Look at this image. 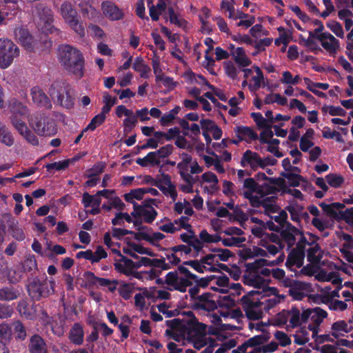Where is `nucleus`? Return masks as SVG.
Masks as SVG:
<instances>
[{
	"instance_id": "nucleus-52",
	"label": "nucleus",
	"mask_w": 353,
	"mask_h": 353,
	"mask_svg": "<svg viewBox=\"0 0 353 353\" xmlns=\"http://www.w3.org/2000/svg\"><path fill=\"white\" fill-rule=\"evenodd\" d=\"M149 296L152 297V301L167 300L170 298V294L165 290H158L156 288H149Z\"/></svg>"
},
{
	"instance_id": "nucleus-64",
	"label": "nucleus",
	"mask_w": 353,
	"mask_h": 353,
	"mask_svg": "<svg viewBox=\"0 0 353 353\" xmlns=\"http://www.w3.org/2000/svg\"><path fill=\"white\" fill-rule=\"evenodd\" d=\"M327 27L338 37L343 38L344 32L341 24L336 21H330L326 23Z\"/></svg>"
},
{
	"instance_id": "nucleus-63",
	"label": "nucleus",
	"mask_w": 353,
	"mask_h": 353,
	"mask_svg": "<svg viewBox=\"0 0 353 353\" xmlns=\"http://www.w3.org/2000/svg\"><path fill=\"white\" fill-rule=\"evenodd\" d=\"M199 239L202 243H216L220 241L219 234H210L207 230H203L199 234Z\"/></svg>"
},
{
	"instance_id": "nucleus-19",
	"label": "nucleus",
	"mask_w": 353,
	"mask_h": 353,
	"mask_svg": "<svg viewBox=\"0 0 353 353\" xmlns=\"http://www.w3.org/2000/svg\"><path fill=\"white\" fill-rule=\"evenodd\" d=\"M269 336L265 333L254 336L249 339L237 349L233 350L232 353H262L261 345L266 342Z\"/></svg>"
},
{
	"instance_id": "nucleus-21",
	"label": "nucleus",
	"mask_w": 353,
	"mask_h": 353,
	"mask_svg": "<svg viewBox=\"0 0 353 353\" xmlns=\"http://www.w3.org/2000/svg\"><path fill=\"white\" fill-rule=\"evenodd\" d=\"M311 37H315L321 41L322 47L331 53L335 54L339 48V41L328 32L316 34L313 32H309Z\"/></svg>"
},
{
	"instance_id": "nucleus-4",
	"label": "nucleus",
	"mask_w": 353,
	"mask_h": 353,
	"mask_svg": "<svg viewBox=\"0 0 353 353\" xmlns=\"http://www.w3.org/2000/svg\"><path fill=\"white\" fill-rule=\"evenodd\" d=\"M166 332L177 342L184 343L185 340L190 341L198 350L207 345L201 353H213L214 347L217 345L206 335V325L195 319H191L187 326L172 322L171 329L167 330Z\"/></svg>"
},
{
	"instance_id": "nucleus-16",
	"label": "nucleus",
	"mask_w": 353,
	"mask_h": 353,
	"mask_svg": "<svg viewBox=\"0 0 353 353\" xmlns=\"http://www.w3.org/2000/svg\"><path fill=\"white\" fill-rule=\"evenodd\" d=\"M12 112L13 113L11 117L12 123L15 129L23 135L28 129L25 122L28 114V109L21 102L15 101L12 104Z\"/></svg>"
},
{
	"instance_id": "nucleus-47",
	"label": "nucleus",
	"mask_w": 353,
	"mask_h": 353,
	"mask_svg": "<svg viewBox=\"0 0 353 353\" xmlns=\"http://www.w3.org/2000/svg\"><path fill=\"white\" fill-rule=\"evenodd\" d=\"M19 295V291L12 287H5L0 289V300L3 301H10L17 299Z\"/></svg>"
},
{
	"instance_id": "nucleus-48",
	"label": "nucleus",
	"mask_w": 353,
	"mask_h": 353,
	"mask_svg": "<svg viewBox=\"0 0 353 353\" xmlns=\"http://www.w3.org/2000/svg\"><path fill=\"white\" fill-rule=\"evenodd\" d=\"M136 163L141 167L158 166L161 164V160L155 157L153 152H150L143 158H138Z\"/></svg>"
},
{
	"instance_id": "nucleus-5",
	"label": "nucleus",
	"mask_w": 353,
	"mask_h": 353,
	"mask_svg": "<svg viewBox=\"0 0 353 353\" xmlns=\"http://www.w3.org/2000/svg\"><path fill=\"white\" fill-rule=\"evenodd\" d=\"M267 228V223L252 228V234L261 239L259 245L262 248L253 246L243 249L241 254L243 259H252L257 256L269 258L283 248L284 245L278 235L272 234L269 236L265 234V230Z\"/></svg>"
},
{
	"instance_id": "nucleus-8",
	"label": "nucleus",
	"mask_w": 353,
	"mask_h": 353,
	"mask_svg": "<svg viewBox=\"0 0 353 353\" xmlns=\"http://www.w3.org/2000/svg\"><path fill=\"white\" fill-rule=\"evenodd\" d=\"M101 196L106 199L102 205V208L109 211L112 208L121 209L123 205L121 200L114 195V192L109 190L99 191L94 195H90L88 193H84L83 195L82 203L87 212L91 214H97L100 212V205L101 203Z\"/></svg>"
},
{
	"instance_id": "nucleus-59",
	"label": "nucleus",
	"mask_w": 353,
	"mask_h": 353,
	"mask_svg": "<svg viewBox=\"0 0 353 353\" xmlns=\"http://www.w3.org/2000/svg\"><path fill=\"white\" fill-rule=\"evenodd\" d=\"M145 194L144 188H137L132 190L129 193L124 195L125 199L128 202L134 203V199L141 200Z\"/></svg>"
},
{
	"instance_id": "nucleus-43",
	"label": "nucleus",
	"mask_w": 353,
	"mask_h": 353,
	"mask_svg": "<svg viewBox=\"0 0 353 353\" xmlns=\"http://www.w3.org/2000/svg\"><path fill=\"white\" fill-rule=\"evenodd\" d=\"M65 23L73 30L80 38H83L85 36V29L83 21L81 19V16L69 20Z\"/></svg>"
},
{
	"instance_id": "nucleus-56",
	"label": "nucleus",
	"mask_w": 353,
	"mask_h": 353,
	"mask_svg": "<svg viewBox=\"0 0 353 353\" xmlns=\"http://www.w3.org/2000/svg\"><path fill=\"white\" fill-rule=\"evenodd\" d=\"M105 119L106 116L102 113L98 114L91 119L88 126L83 129V131H87L88 130L92 131L94 130L98 126H100L105 122Z\"/></svg>"
},
{
	"instance_id": "nucleus-14",
	"label": "nucleus",
	"mask_w": 353,
	"mask_h": 353,
	"mask_svg": "<svg viewBox=\"0 0 353 353\" xmlns=\"http://www.w3.org/2000/svg\"><path fill=\"white\" fill-rule=\"evenodd\" d=\"M327 316V312L320 307L307 309L301 312L300 325L310 319L308 327L312 330V334H317L320 332L321 324Z\"/></svg>"
},
{
	"instance_id": "nucleus-55",
	"label": "nucleus",
	"mask_w": 353,
	"mask_h": 353,
	"mask_svg": "<svg viewBox=\"0 0 353 353\" xmlns=\"http://www.w3.org/2000/svg\"><path fill=\"white\" fill-rule=\"evenodd\" d=\"M169 15L170 22L179 28H183L187 25V21L181 18H179V15L175 13L174 10L172 7H169L168 9Z\"/></svg>"
},
{
	"instance_id": "nucleus-39",
	"label": "nucleus",
	"mask_w": 353,
	"mask_h": 353,
	"mask_svg": "<svg viewBox=\"0 0 353 353\" xmlns=\"http://www.w3.org/2000/svg\"><path fill=\"white\" fill-rule=\"evenodd\" d=\"M68 339L74 345H80L84 339L83 327L79 323H74L68 333Z\"/></svg>"
},
{
	"instance_id": "nucleus-15",
	"label": "nucleus",
	"mask_w": 353,
	"mask_h": 353,
	"mask_svg": "<svg viewBox=\"0 0 353 353\" xmlns=\"http://www.w3.org/2000/svg\"><path fill=\"white\" fill-rule=\"evenodd\" d=\"M55 281L53 279L48 280H34L28 285L29 294L32 299H39L41 297H46L54 291Z\"/></svg>"
},
{
	"instance_id": "nucleus-22",
	"label": "nucleus",
	"mask_w": 353,
	"mask_h": 353,
	"mask_svg": "<svg viewBox=\"0 0 353 353\" xmlns=\"http://www.w3.org/2000/svg\"><path fill=\"white\" fill-rule=\"evenodd\" d=\"M101 10L103 15L112 21L121 20L125 15L123 10L110 0L101 3Z\"/></svg>"
},
{
	"instance_id": "nucleus-45",
	"label": "nucleus",
	"mask_w": 353,
	"mask_h": 353,
	"mask_svg": "<svg viewBox=\"0 0 353 353\" xmlns=\"http://www.w3.org/2000/svg\"><path fill=\"white\" fill-rule=\"evenodd\" d=\"M316 278L320 281L331 282L333 285H338L342 282V279L336 272H328L322 270L317 273Z\"/></svg>"
},
{
	"instance_id": "nucleus-26",
	"label": "nucleus",
	"mask_w": 353,
	"mask_h": 353,
	"mask_svg": "<svg viewBox=\"0 0 353 353\" xmlns=\"http://www.w3.org/2000/svg\"><path fill=\"white\" fill-rule=\"evenodd\" d=\"M193 306L195 309L210 312L216 308V303L212 294L204 293L194 298Z\"/></svg>"
},
{
	"instance_id": "nucleus-44",
	"label": "nucleus",
	"mask_w": 353,
	"mask_h": 353,
	"mask_svg": "<svg viewBox=\"0 0 353 353\" xmlns=\"http://www.w3.org/2000/svg\"><path fill=\"white\" fill-rule=\"evenodd\" d=\"M65 23L73 30L80 38H83L85 36V29L83 21L81 19V16L69 20Z\"/></svg>"
},
{
	"instance_id": "nucleus-25",
	"label": "nucleus",
	"mask_w": 353,
	"mask_h": 353,
	"mask_svg": "<svg viewBox=\"0 0 353 353\" xmlns=\"http://www.w3.org/2000/svg\"><path fill=\"white\" fill-rule=\"evenodd\" d=\"M19 10L18 0H0V24L12 18Z\"/></svg>"
},
{
	"instance_id": "nucleus-30",
	"label": "nucleus",
	"mask_w": 353,
	"mask_h": 353,
	"mask_svg": "<svg viewBox=\"0 0 353 353\" xmlns=\"http://www.w3.org/2000/svg\"><path fill=\"white\" fill-rule=\"evenodd\" d=\"M31 96L34 103L38 107L46 110L52 108V103L45 92L38 86H34L31 89Z\"/></svg>"
},
{
	"instance_id": "nucleus-2",
	"label": "nucleus",
	"mask_w": 353,
	"mask_h": 353,
	"mask_svg": "<svg viewBox=\"0 0 353 353\" xmlns=\"http://www.w3.org/2000/svg\"><path fill=\"white\" fill-rule=\"evenodd\" d=\"M244 186L246 190L243 194L250 200L251 205L254 207H263L264 212L278 223L275 225L272 221H267L268 228L272 231H279L288 218L287 212L285 210H279L276 205L275 194L279 189L274 186L272 181H270L269 183L264 182L259 185L253 178H246Z\"/></svg>"
},
{
	"instance_id": "nucleus-12",
	"label": "nucleus",
	"mask_w": 353,
	"mask_h": 353,
	"mask_svg": "<svg viewBox=\"0 0 353 353\" xmlns=\"http://www.w3.org/2000/svg\"><path fill=\"white\" fill-rule=\"evenodd\" d=\"M36 10L40 21L43 23V31L46 34H54L57 37H61V30L53 25L54 18L51 8L43 3H39L36 6Z\"/></svg>"
},
{
	"instance_id": "nucleus-40",
	"label": "nucleus",
	"mask_w": 353,
	"mask_h": 353,
	"mask_svg": "<svg viewBox=\"0 0 353 353\" xmlns=\"http://www.w3.org/2000/svg\"><path fill=\"white\" fill-rule=\"evenodd\" d=\"M211 281L212 284H216V285L211 286V289L215 291H219L222 294H227L229 292L230 279L227 276H213L211 278Z\"/></svg>"
},
{
	"instance_id": "nucleus-57",
	"label": "nucleus",
	"mask_w": 353,
	"mask_h": 353,
	"mask_svg": "<svg viewBox=\"0 0 353 353\" xmlns=\"http://www.w3.org/2000/svg\"><path fill=\"white\" fill-rule=\"evenodd\" d=\"M253 68L254 69L256 75L252 77V81L254 82V85H249V88L250 90H257L261 85V82L264 79L263 74L260 69V68L257 65H254Z\"/></svg>"
},
{
	"instance_id": "nucleus-6",
	"label": "nucleus",
	"mask_w": 353,
	"mask_h": 353,
	"mask_svg": "<svg viewBox=\"0 0 353 353\" xmlns=\"http://www.w3.org/2000/svg\"><path fill=\"white\" fill-rule=\"evenodd\" d=\"M307 236L308 238L303 237L301 241H298L296 247L290 252L286 262L290 268L302 266L305 251L307 259L312 265L319 264L323 258L324 251L316 243V238L311 234H307Z\"/></svg>"
},
{
	"instance_id": "nucleus-27",
	"label": "nucleus",
	"mask_w": 353,
	"mask_h": 353,
	"mask_svg": "<svg viewBox=\"0 0 353 353\" xmlns=\"http://www.w3.org/2000/svg\"><path fill=\"white\" fill-rule=\"evenodd\" d=\"M15 39L28 50L32 51L35 47V42L28 30L23 27L16 28L14 30Z\"/></svg>"
},
{
	"instance_id": "nucleus-54",
	"label": "nucleus",
	"mask_w": 353,
	"mask_h": 353,
	"mask_svg": "<svg viewBox=\"0 0 353 353\" xmlns=\"http://www.w3.org/2000/svg\"><path fill=\"white\" fill-rule=\"evenodd\" d=\"M103 102L104 105L101 108V113L106 116L111 110L112 107L117 103V99L116 97H112L111 95L106 93L103 97Z\"/></svg>"
},
{
	"instance_id": "nucleus-32",
	"label": "nucleus",
	"mask_w": 353,
	"mask_h": 353,
	"mask_svg": "<svg viewBox=\"0 0 353 353\" xmlns=\"http://www.w3.org/2000/svg\"><path fill=\"white\" fill-rule=\"evenodd\" d=\"M281 237L283 241L287 243L288 248H292L296 243V235L297 236H299L300 239L299 241H301L303 237H307V234L305 236H303L302 234L301 231L296 228L294 226H292L291 225H289L288 227V230H283L281 232Z\"/></svg>"
},
{
	"instance_id": "nucleus-10",
	"label": "nucleus",
	"mask_w": 353,
	"mask_h": 353,
	"mask_svg": "<svg viewBox=\"0 0 353 353\" xmlns=\"http://www.w3.org/2000/svg\"><path fill=\"white\" fill-rule=\"evenodd\" d=\"M196 276L190 272L185 266L180 265L178 272H170L165 276V283L172 289L184 292L192 285V280Z\"/></svg>"
},
{
	"instance_id": "nucleus-23",
	"label": "nucleus",
	"mask_w": 353,
	"mask_h": 353,
	"mask_svg": "<svg viewBox=\"0 0 353 353\" xmlns=\"http://www.w3.org/2000/svg\"><path fill=\"white\" fill-rule=\"evenodd\" d=\"M344 301L336 300L331 303V310L339 312L353 310V290H344L341 292Z\"/></svg>"
},
{
	"instance_id": "nucleus-42",
	"label": "nucleus",
	"mask_w": 353,
	"mask_h": 353,
	"mask_svg": "<svg viewBox=\"0 0 353 353\" xmlns=\"http://www.w3.org/2000/svg\"><path fill=\"white\" fill-rule=\"evenodd\" d=\"M234 132L239 141H243L244 137H248L252 141H255L259 138L256 132L252 128L248 126H237L234 129Z\"/></svg>"
},
{
	"instance_id": "nucleus-58",
	"label": "nucleus",
	"mask_w": 353,
	"mask_h": 353,
	"mask_svg": "<svg viewBox=\"0 0 353 353\" xmlns=\"http://www.w3.org/2000/svg\"><path fill=\"white\" fill-rule=\"evenodd\" d=\"M47 171L52 173L54 171L65 170L68 168V161H59L48 163L46 165Z\"/></svg>"
},
{
	"instance_id": "nucleus-7",
	"label": "nucleus",
	"mask_w": 353,
	"mask_h": 353,
	"mask_svg": "<svg viewBox=\"0 0 353 353\" xmlns=\"http://www.w3.org/2000/svg\"><path fill=\"white\" fill-rule=\"evenodd\" d=\"M58 58L63 68L81 79L84 74L85 59L82 52L71 45L63 44L59 46Z\"/></svg>"
},
{
	"instance_id": "nucleus-11",
	"label": "nucleus",
	"mask_w": 353,
	"mask_h": 353,
	"mask_svg": "<svg viewBox=\"0 0 353 353\" xmlns=\"http://www.w3.org/2000/svg\"><path fill=\"white\" fill-rule=\"evenodd\" d=\"M50 96L57 105L70 110L74 106V97L70 85L67 83L53 84L50 88Z\"/></svg>"
},
{
	"instance_id": "nucleus-50",
	"label": "nucleus",
	"mask_w": 353,
	"mask_h": 353,
	"mask_svg": "<svg viewBox=\"0 0 353 353\" xmlns=\"http://www.w3.org/2000/svg\"><path fill=\"white\" fill-rule=\"evenodd\" d=\"M336 288L332 290L330 294H328L325 296H322L321 298V301L323 303H325L328 305L329 308L331 310V303L333 301H336V299L334 298H340L341 296L339 294V290L342 289L341 283L336 285Z\"/></svg>"
},
{
	"instance_id": "nucleus-62",
	"label": "nucleus",
	"mask_w": 353,
	"mask_h": 353,
	"mask_svg": "<svg viewBox=\"0 0 353 353\" xmlns=\"http://www.w3.org/2000/svg\"><path fill=\"white\" fill-rule=\"evenodd\" d=\"M272 125L271 124H268L267 127L262 128L263 130L260 133V136L258 138L261 143L265 144L269 142V140L273 137L274 132L272 130Z\"/></svg>"
},
{
	"instance_id": "nucleus-20",
	"label": "nucleus",
	"mask_w": 353,
	"mask_h": 353,
	"mask_svg": "<svg viewBox=\"0 0 353 353\" xmlns=\"http://www.w3.org/2000/svg\"><path fill=\"white\" fill-rule=\"evenodd\" d=\"M286 210L290 214L291 219L297 223L300 227L303 225V221L307 223L310 219L309 214L304 211V205L298 201L292 199L289 201Z\"/></svg>"
},
{
	"instance_id": "nucleus-34",
	"label": "nucleus",
	"mask_w": 353,
	"mask_h": 353,
	"mask_svg": "<svg viewBox=\"0 0 353 353\" xmlns=\"http://www.w3.org/2000/svg\"><path fill=\"white\" fill-rule=\"evenodd\" d=\"M352 330V321L339 320L334 322L331 327V334L335 338L344 336Z\"/></svg>"
},
{
	"instance_id": "nucleus-49",
	"label": "nucleus",
	"mask_w": 353,
	"mask_h": 353,
	"mask_svg": "<svg viewBox=\"0 0 353 353\" xmlns=\"http://www.w3.org/2000/svg\"><path fill=\"white\" fill-rule=\"evenodd\" d=\"M174 211L179 214L184 213L187 216H192L194 213L191 203L185 199L175 203Z\"/></svg>"
},
{
	"instance_id": "nucleus-38",
	"label": "nucleus",
	"mask_w": 353,
	"mask_h": 353,
	"mask_svg": "<svg viewBox=\"0 0 353 353\" xmlns=\"http://www.w3.org/2000/svg\"><path fill=\"white\" fill-rule=\"evenodd\" d=\"M316 334H312V330L307 327L299 328L293 335L294 343L298 345H304L309 342L310 338H314Z\"/></svg>"
},
{
	"instance_id": "nucleus-13",
	"label": "nucleus",
	"mask_w": 353,
	"mask_h": 353,
	"mask_svg": "<svg viewBox=\"0 0 353 353\" xmlns=\"http://www.w3.org/2000/svg\"><path fill=\"white\" fill-rule=\"evenodd\" d=\"M19 55V49L13 41L0 39V68H8Z\"/></svg>"
},
{
	"instance_id": "nucleus-24",
	"label": "nucleus",
	"mask_w": 353,
	"mask_h": 353,
	"mask_svg": "<svg viewBox=\"0 0 353 353\" xmlns=\"http://www.w3.org/2000/svg\"><path fill=\"white\" fill-rule=\"evenodd\" d=\"M132 214L147 223H151L155 219L157 213L154 208L150 205H137L134 204V211Z\"/></svg>"
},
{
	"instance_id": "nucleus-37",
	"label": "nucleus",
	"mask_w": 353,
	"mask_h": 353,
	"mask_svg": "<svg viewBox=\"0 0 353 353\" xmlns=\"http://www.w3.org/2000/svg\"><path fill=\"white\" fill-rule=\"evenodd\" d=\"M157 186L166 195H169L173 200L177 196L175 186L172 183L170 178H159L156 181Z\"/></svg>"
},
{
	"instance_id": "nucleus-29",
	"label": "nucleus",
	"mask_w": 353,
	"mask_h": 353,
	"mask_svg": "<svg viewBox=\"0 0 353 353\" xmlns=\"http://www.w3.org/2000/svg\"><path fill=\"white\" fill-rule=\"evenodd\" d=\"M311 290V285L308 283L296 281L289 289L290 295L297 301H301L307 296Z\"/></svg>"
},
{
	"instance_id": "nucleus-35",
	"label": "nucleus",
	"mask_w": 353,
	"mask_h": 353,
	"mask_svg": "<svg viewBox=\"0 0 353 353\" xmlns=\"http://www.w3.org/2000/svg\"><path fill=\"white\" fill-rule=\"evenodd\" d=\"M261 158L256 152H254L250 150H246L241 158V163L243 168L250 166L252 170H256L260 168Z\"/></svg>"
},
{
	"instance_id": "nucleus-46",
	"label": "nucleus",
	"mask_w": 353,
	"mask_h": 353,
	"mask_svg": "<svg viewBox=\"0 0 353 353\" xmlns=\"http://www.w3.org/2000/svg\"><path fill=\"white\" fill-rule=\"evenodd\" d=\"M132 68L139 72L141 77L144 79L148 78V74L151 70L150 68L145 64L143 58L141 57H138L135 59Z\"/></svg>"
},
{
	"instance_id": "nucleus-33",
	"label": "nucleus",
	"mask_w": 353,
	"mask_h": 353,
	"mask_svg": "<svg viewBox=\"0 0 353 353\" xmlns=\"http://www.w3.org/2000/svg\"><path fill=\"white\" fill-rule=\"evenodd\" d=\"M28 350L30 353H48L45 340L37 334L30 338Z\"/></svg>"
},
{
	"instance_id": "nucleus-61",
	"label": "nucleus",
	"mask_w": 353,
	"mask_h": 353,
	"mask_svg": "<svg viewBox=\"0 0 353 353\" xmlns=\"http://www.w3.org/2000/svg\"><path fill=\"white\" fill-rule=\"evenodd\" d=\"M81 11L83 17L89 19L93 20L99 17V12L90 4H85L84 6H82Z\"/></svg>"
},
{
	"instance_id": "nucleus-1",
	"label": "nucleus",
	"mask_w": 353,
	"mask_h": 353,
	"mask_svg": "<svg viewBox=\"0 0 353 353\" xmlns=\"http://www.w3.org/2000/svg\"><path fill=\"white\" fill-rule=\"evenodd\" d=\"M283 254H280L276 260L259 259L251 263H247L244 282L256 290L250 292L241 299V305L246 316L250 319H260L264 312L278 304L279 300L276 296L278 292L274 288L267 285L263 276H268L270 271L267 266L273 267L284 261Z\"/></svg>"
},
{
	"instance_id": "nucleus-28",
	"label": "nucleus",
	"mask_w": 353,
	"mask_h": 353,
	"mask_svg": "<svg viewBox=\"0 0 353 353\" xmlns=\"http://www.w3.org/2000/svg\"><path fill=\"white\" fill-rule=\"evenodd\" d=\"M339 240L340 250L343 254L344 258L350 262L349 254H353V237L342 231L336 233Z\"/></svg>"
},
{
	"instance_id": "nucleus-31",
	"label": "nucleus",
	"mask_w": 353,
	"mask_h": 353,
	"mask_svg": "<svg viewBox=\"0 0 353 353\" xmlns=\"http://www.w3.org/2000/svg\"><path fill=\"white\" fill-rule=\"evenodd\" d=\"M34 130L39 135L51 136L56 133V125L52 119L45 118L37 121L35 123Z\"/></svg>"
},
{
	"instance_id": "nucleus-3",
	"label": "nucleus",
	"mask_w": 353,
	"mask_h": 353,
	"mask_svg": "<svg viewBox=\"0 0 353 353\" xmlns=\"http://www.w3.org/2000/svg\"><path fill=\"white\" fill-rule=\"evenodd\" d=\"M123 252L137 259L133 261L131 259L121 255V251L114 258V265L115 269L120 273L131 276L134 271L142 266L144 267H159V268L168 269L170 267L165 263L162 259H150L149 256H155L156 254L150 249L144 248L139 243H130L123 245Z\"/></svg>"
},
{
	"instance_id": "nucleus-17",
	"label": "nucleus",
	"mask_w": 353,
	"mask_h": 353,
	"mask_svg": "<svg viewBox=\"0 0 353 353\" xmlns=\"http://www.w3.org/2000/svg\"><path fill=\"white\" fill-rule=\"evenodd\" d=\"M243 234L241 229L233 226L228 227L220 232V241L225 246L240 247L246 241Z\"/></svg>"
},
{
	"instance_id": "nucleus-9",
	"label": "nucleus",
	"mask_w": 353,
	"mask_h": 353,
	"mask_svg": "<svg viewBox=\"0 0 353 353\" xmlns=\"http://www.w3.org/2000/svg\"><path fill=\"white\" fill-rule=\"evenodd\" d=\"M232 256V252L228 250H218L214 253L207 254L200 261H190L185 264L191 266L199 272L205 271L216 272L219 270H226L228 269L226 265L220 263V261H226Z\"/></svg>"
},
{
	"instance_id": "nucleus-41",
	"label": "nucleus",
	"mask_w": 353,
	"mask_h": 353,
	"mask_svg": "<svg viewBox=\"0 0 353 353\" xmlns=\"http://www.w3.org/2000/svg\"><path fill=\"white\" fill-rule=\"evenodd\" d=\"M232 55L234 57L235 63L239 67H248L252 63V61L246 56L245 50L241 47H238L235 51H232Z\"/></svg>"
},
{
	"instance_id": "nucleus-53",
	"label": "nucleus",
	"mask_w": 353,
	"mask_h": 353,
	"mask_svg": "<svg viewBox=\"0 0 353 353\" xmlns=\"http://www.w3.org/2000/svg\"><path fill=\"white\" fill-rule=\"evenodd\" d=\"M14 334L15 339L19 341H23L27 336L26 330L22 323L16 321L12 323Z\"/></svg>"
},
{
	"instance_id": "nucleus-60",
	"label": "nucleus",
	"mask_w": 353,
	"mask_h": 353,
	"mask_svg": "<svg viewBox=\"0 0 353 353\" xmlns=\"http://www.w3.org/2000/svg\"><path fill=\"white\" fill-rule=\"evenodd\" d=\"M313 39H316L315 37H311L309 35V37L307 39H305L303 37L302 35L300 36V43L303 45L310 48V50L314 52L315 54H317L319 51H321V49L318 46L316 43L314 41Z\"/></svg>"
},
{
	"instance_id": "nucleus-36",
	"label": "nucleus",
	"mask_w": 353,
	"mask_h": 353,
	"mask_svg": "<svg viewBox=\"0 0 353 353\" xmlns=\"http://www.w3.org/2000/svg\"><path fill=\"white\" fill-rule=\"evenodd\" d=\"M59 12L64 22L79 16L74 6L69 1H64L61 4Z\"/></svg>"
},
{
	"instance_id": "nucleus-51",
	"label": "nucleus",
	"mask_w": 353,
	"mask_h": 353,
	"mask_svg": "<svg viewBox=\"0 0 353 353\" xmlns=\"http://www.w3.org/2000/svg\"><path fill=\"white\" fill-rule=\"evenodd\" d=\"M150 293V290L145 288L141 293L135 294L134 302L137 307L140 310H143L146 306L145 299L148 300H152V297L149 296L148 294Z\"/></svg>"
},
{
	"instance_id": "nucleus-18",
	"label": "nucleus",
	"mask_w": 353,
	"mask_h": 353,
	"mask_svg": "<svg viewBox=\"0 0 353 353\" xmlns=\"http://www.w3.org/2000/svg\"><path fill=\"white\" fill-rule=\"evenodd\" d=\"M301 312L297 308L283 310L274 318V324L277 326L286 325L287 327H295L300 325Z\"/></svg>"
}]
</instances>
